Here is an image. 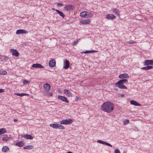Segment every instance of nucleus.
Instances as JSON below:
<instances>
[{
  "mask_svg": "<svg viewBox=\"0 0 153 153\" xmlns=\"http://www.w3.org/2000/svg\"><path fill=\"white\" fill-rule=\"evenodd\" d=\"M15 94L17 95L18 96L22 97L24 96H28L29 95L28 94H26V93H15Z\"/></svg>",
  "mask_w": 153,
  "mask_h": 153,
  "instance_id": "nucleus-24",
  "label": "nucleus"
},
{
  "mask_svg": "<svg viewBox=\"0 0 153 153\" xmlns=\"http://www.w3.org/2000/svg\"><path fill=\"white\" fill-rule=\"evenodd\" d=\"M67 153H72V152H68Z\"/></svg>",
  "mask_w": 153,
  "mask_h": 153,
  "instance_id": "nucleus-48",
  "label": "nucleus"
},
{
  "mask_svg": "<svg viewBox=\"0 0 153 153\" xmlns=\"http://www.w3.org/2000/svg\"><path fill=\"white\" fill-rule=\"evenodd\" d=\"M80 16L82 18H89L93 17V15L90 12L84 11L81 12L80 14Z\"/></svg>",
  "mask_w": 153,
  "mask_h": 153,
  "instance_id": "nucleus-2",
  "label": "nucleus"
},
{
  "mask_svg": "<svg viewBox=\"0 0 153 153\" xmlns=\"http://www.w3.org/2000/svg\"><path fill=\"white\" fill-rule=\"evenodd\" d=\"M119 77L120 79L127 78L129 77L128 74H120Z\"/></svg>",
  "mask_w": 153,
  "mask_h": 153,
  "instance_id": "nucleus-15",
  "label": "nucleus"
},
{
  "mask_svg": "<svg viewBox=\"0 0 153 153\" xmlns=\"http://www.w3.org/2000/svg\"><path fill=\"white\" fill-rule=\"evenodd\" d=\"M27 33V32L25 30L23 29H19L16 30V34H25Z\"/></svg>",
  "mask_w": 153,
  "mask_h": 153,
  "instance_id": "nucleus-7",
  "label": "nucleus"
},
{
  "mask_svg": "<svg viewBox=\"0 0 153 153\" xmlns=\"http://www.w3.org/2000/svg\"><path fill=\"white\" fill-rule=\"evenodd\" d=\"M4 59H5V60H7L8 59V58L7 57H5L4 56Z\"/></svg>",
  "mask_w": 153,
  "mask_h": 153,
  "instance_id": "nucleus-45",
  "label": "nucleus"
},
{
  "mask_svg": "<svg viewBox=\"0 0 153 153\" xmlns=\"http://www.w3.org/2000/svg\"><path fill=\"white\" fill-rule=\"evenodd\" d=\"M58 6H59V7H62L63 6V5L62 3H59L57 4Z\"/></svg>",
  "mask_w": 153,
  "mask_h": 153,
  "instance_id": "nucleus-42",
  "label": "nucleus"
},
{
  "mask_svg": "<svg viewBox=\"0 0 153 153\" xmlns=\"http://www.w3.org/2000/svg\"><path fill=\"white\" fill-rule=\"evenodd\" d=\"M117 86L119 88L121 89H127V87L125 85H123L122 84H116Z\"/></svg>",
  "mask_w": 153,
  "mask_h": 153,
  "instance_id": "nucleus-20",
  "label": "nucleus"
},
{
  "mask_svg": "<svg viewBox=\"0 0 153 153\" xmlns=\"http://www.w3.org/2000/svg\"><path fill=\"white\" fill-rule=\"evenodd\" d=\"M136 42L133 41H130L126 42L128 44H131L135 43Z\"/></svg>",
  "mask_w": 153,
  "mask_h": 153,
  "instance_id": "nucleus-33",
  "label": "nucleus"
},
{
  "mask_svg": "<svg viewBox=\"0 0 153 153\" xmlns=\"http://www.w3.org/2000/svg\"><path fill=\"white\" fill-rule=\"evenodd\" d=\"M43 88L45 91H49L50 89L51 86L48 83H46L44 85Z\"/></svg>",
  "mask_w": 153,
  "mask_h": 153,
  "instance_id": "nucleus-11",
  "label": "nucleus"
},
{
  "mask_svg": "<svg viewBox=\"0 0 153 153\" xmlns=\"http://www.w3.org/2000/svg\"><path fill=\"white\" fill-rule=\"evenodd\" d=\"M130 102L131 104L134 105L136 106H140V104L134 100H131Z\"/></svg>",
  "mask_w": 153,
  "mask_h": 153,
  "instance_id": "nucleus-21",
  "label": "nucleus"
},
{
  "mask_svg": "<svg viewBox=\"0 0 153 153\" xmlns=\"http://www.w3.org/2000/svg\"><path fill=\"white\" fill-rule=\"evenodd\" d=\"M58 99H60V100L63 101H65L66 102L68 103L69 101L67 99V98L63 96L60 95H59L58 96Z\"/></svg>",
  "mask_w": 153,
  "mask_h": 153,
  "instance_id": "nucleus-5",
  "label": "nucleus"
},
{
  "mask_svg": "<svg viewBox=\"0 0 153 153\" xmlns=\"http://www.w3.org/2000/svg\"><path fill=\"white\" fill-rule=\"evenodd\" d=\"M90 22V20L88 19H84L80 21L81 23L82 24H89Z\"/></svg>",
  "mask_w": 153,
  "mask_h": 153,
  "instance_id": "nucleus-17",
  "label": "nucleus"
},
{
  "mask_svg": "<svg viewBox=\"0 0 153 153\" xmlns=\"http://www.w3.org/2000/svg\"><path fill=\"white\" fill-rule=\"evenodd\" d=\"M6 131V130L5 128H2L0 129V135L5 133Z\"/></svg>",
  "mask_w": 153,
  "mask_h": 153,
  "instance_id": "nucleus-26",
  "label": "nucleus"
},
{
  "mask_svg": "<svg viewBox=\"0 0 153 153\" xmlns=\"http://www.w3.org/2000/svg\"><path fill=\"white\" fill-rule=\"evenodd\" d=\"M97 51H94V50H91L90 51V53H94L96 52H97Z\"/></svg>",
  "mask_w": 153,
  "mask_h": 153,
  "instance_id": "nucleus-41",
  "label": "nucleus"
},
{
  "mask_svg": "<svg viewBox=\"0 0 153 153\" xmlns=\"http://www.w3.org/2000/svg\"><path fill=\"white\" fill-rule=\"evenodd\" d=\"M22 137H24L27 139L31 140L33 139V137L30 135H22Z\"/></svg>",
  "mask_w": 153,
  "mask_h": 153,
  "instance_id": "nucleus-18",
  "label": "nucleus"
},
{
  "mask_svg": "<svg viewBox=\"0 0 153 153\" xmlns=\"http://www.w3.org/2000/svg\"><path fill=\"white\" fill-rule=\"evenodd\" d=\"M102 110L108 113L112 111L114 108V105L113 103L110 102H106L103 103L101 106Z\"/></svg>",
  "mask_w": 153,
  "mask_h": 153,
  "instance_id": "nucleus-1",
  "label": "nucleus"
},
{
  "mask_svg": "<svg viewBox=\"0 0 153 153\" xmlns=\"http://www.w3.org/2000/svg\"><path fill=\"white\" fill-rule=\"evenodd\" d=\"M97 142L100 143L104 144L108 146H110L111 147H112V145L108 143H107L105 141H104L100 140H99L97 141Z\"/></svg>",
  "mask_w": 153,
  "mask_h": 153,
  "instance_id": "nucleus-10",
  "label": "nucleus"
},
{
  "mask_svg": "<svg viewBox=\"0 0 153 153\" xmlns=\"http://www.w3.org/2000/svg\"><path fill=\"white\" fill-rule=\"evenodd\" d=\"M53 10H55V9H53Z\"/></svg>",
  "mask_w": 153,
  "mask_h": 153,
  "instance_id": "nucleus-49",
  "label": "nucleus"
},
{
  "mask_svg": "<svg viewBox=\"0 0 153 153\" xmlns=\"http://www.w3.org/2000/svg\"><path fill=\"white\" fill-rule=\"evenodd\" d=\"M49 66L51 67H53L56 65L55 60L52 59L50 60L49 63Z\"/></svg>",
  "mask_w": 153,
  "mask_h": 153,
  "instance_id": "nucleus-8",
  "label": "nucleus"
},
{
  "mask_svg": "<svg viewBox=\"0 0 153 153\" xmlns=\"http://www.w3.org/2000/svg\"><path fill=\"white\" fill-rule=\"evenodd\" d=\"M64 93L68 97H71L72 95V93L69 91L65 89L64 90Z\"/></svg>",
  "mask_w": 153,
  "mask_h": 153,
  "instance_id": "nucleus-16",
  "label": "nucleus"
},
{
  "mask_svg": "<svg viewBox=\"0 0 153 153\" xmlns=\"http://www.w3.org/2000/svg\"><path fill=\"white\" fill-rule=\"evenodd\" d=\"M12 54L16 56H18L19 55V53L17 50H16L12 49L11 50Z\"/></svg>",
  "mask_w": 153,
  "mask_h": 153,
  "instance_id": "nucleus-12",
  "label": "nucleus"
},
{
  "mask_svg": "<svg viewBox=\"0 0 153 153\" xmlns=\"http://www.w3.org/2000/svg\"><path fill=\"white\" fill-rule=\"evenodd\" d=\"M14 122H16V121H17V120L16 119H14Z\"/></svg>",
  "mask_w": 153,
  "mask_h": 153,
  "instance_id": "nucleus-47",
  "label": "nucleus"
},
{
  "mask_svg": "<svg viewBox=\"0 0 153 153\" xmlns=\"http://www.w3.org/2000/svg\"><path fill=\"white\" fill-rule=\"evenodd\" d=\"M47 95H48L49 96V97H50V96H51L53 94H52V93L51 92H49V93H48L47 94Z\"/></svg>",
  "mask_w": 153,
  "mask_h": 153,
  "instance_id": "nucleus-39",
  "label": "nucleus"
},
{
  "mask_svg": "<svg viewBox=\"0 0 153 153\" xmlns=\"http://www.w3.org/2000/svg\"><path fill=\"white\" fill-rule=\"evenodd\" d=\"M80 40V39H79L78 40L75 41L73 42V44L74 45H76L77 43H78L79 41Z\"/></svg>",
  "mask_w": 153,
  "mask_h": 153,
  "instance_id": "nucleus-37",
  "label": "nucleus"
},
{
  "mask_svg": "<svg viewBox=\"0 0 153 153\" xmlns=\"http://www.w3.org/2000/svg\"><path fill=\"white\" fill-rule=\"evenodd\" d=\"M16 145L19 147H22L24 145V143L22 141L18 142L16 143Z\"/></svg>",
  "mask_w": 153,
  "mask_h": 153,
  "instance_id": "nucleus-22",
  "label": "nucleus"
},
{
  "mask_svg": "<svg viewBox=\"0 0 153 153\" xmlns=\"http://www.w3.org/2000/svg\"><path fill=\"white\" fill-rule=\"evenodd\" d=\"M65 9L68 11L72 10L74 8V6L72 5H68L65 7Z\"/></svg>",
  "mask_w": 153,
  "mask_h": 153,
  "instance_id": "nucleus-9",
  "label": "nucleus"
},
{
  "mask_svg": "<svg viewBox=\"0 0 153 153\" xmlns=\"http://www.w3.org/2000/svg\"><path fill=\"white\" fill-rule=\"evenodd\" d=\"M129 120L128 119H126L123 122V123L124 125H127L129 123Z\"/></svg>",
  "mask_w": 153,
  "mask_h": 153,
  "instance_id": "nucleus-34",
  "label": "nucleus"
},
{
  "mask_svg": "<svg viewBox=\"0 0 153 153\" xmlns=\"http://www.w3.org/2000/svg\"><path fill=\"white\" fill-rule=\"evenodd\" d=\"M151 65V60H146L144 62V65Z\"/></svg>",
  "mask_w": 153,
  "mask_h": 153,
  "instance_id": "nucleus-25",
  "label": "nucleus"
},
{
  "mask_svg": "<svg viewBox=\"0 0 153 153\" xmlns=\"http://www.w3.org/2000/svg\"><path fill=\"white\" fill-rule=\"evenodd\" d=\"M50 126L53 128L57 129L58 128V124H52L50 125Z\"/></svg>",
  "mask_w": 153,
  "mask_h": 153,
  "instance_id": "nucleus-28",
  "label": "nucleus"
},
{
  "mask_svg": "<svg viewBox=\"0 0 153 153\" xmlns=\"http://www.w3.org/2000/svg\"><path fill=\"white\" fill-rule=\"evenodd\" d=\"M82 53H90V51H86L83 52Z\"/></svg>",
  "mask_w": 153,
  "mask_h": 153,
  "instance_id": "nucleus-40",
  "label": "nucleus"
},
{
  "mask_svg": "<svg viewBox=\"0 0 153 153\" xmlns=\"http://www.w3.org/2000/svg\"><path fill=\"white\" fill-rule=\"evenodd\" d=\"M2 140L4 141H7L9 139V137H3L2 138Z\"/></svg>",
  "mask_w": 153,
  "mask_h": 153,
  "instance_id": "nucleus-36",
  "label": "nucleus"
},
{
  "mask_svg": "<svg viewBox=\"0 0 153 153\" xmlns=\"http://www.w3.org/2000/svg\"><path fill=\"white\" fill-rule=\"evenodd\" d=\"M69 63L68 60H65L64 61L63 68L66 69L68 68L69 66Z\"/></svg>",
  "mask_w": 153,
  "mask_h": 153,
  "instance_id": "nucleus-6",
  "label": "nucleus"
},
{
  "mask_svg": "<svg viewBox=\"0 0 153 153\" xmlns=\"http://www.w3.org/2000/svg\"><path fill=\"white\" fill-rule=\"evenodd\" d=\"M4 91V89H0V93H2Z\"/></svg>",
  "mask_w": 153,
  "mask_h": 153,
  "instance_id": "nucleus-43",
  "label": "nucleus"
},
{
  "mask_svg": "<svg viewBox=\"0 0 153 153\" xmlns=\"http://www.w3.org/2000/svg\"><path fill=\"white\" fill-rule=\"evenodd\" d=\"M124 96V95L123 94H120V95L119 96V97H123Z\"/></svg>",
  "mask_w": 153,
  "mask_h": 153,
  "instance_id": "nucleus-44",
  "label": "nucleus"
},
{
  "mask_svg": "<svg viewBox=\"0 0 153 153\" xmlns=\"http://www.w3.org/2000/svg\"><path fill=\"white\" fill-rule=\"evenodd\" d=\"M153 67L152 66L148 65L147 66L142 68L141 69L147 70L152 69L153 68Z\"/></svg>",
  "mask_w": 153,
  "mask_h": 153,
  "instance_id": "nucleus-23",
  "label": "nucleus"
},
{
  "mask_svg": "<svg viewBox=\"0 0 153 153\" xmlns=\"http://www.w3.org/2000/svg\"><path fill=\"white\" fill-rule=\"evenodd\" d=\"M151 65H153V60H151Z\"/></svg>",
  "mask_w": 153,
  "mask_h": 153,
  "instance_id": "nucleus-46",
  "label": "nucleus"
},
{
  "mask_svg": "<svg viewBox=\"0 0 153 153\" xmlns=\"http://www.w3.org/2000/svg\"><path fill=\"white\" fill-rule=\"evenodd\" d=\"M113 12L117 16L120 17L119 12L118 10L114 8L113 10Z\"/></svg>",
  "mask_w": 153,
  "mask_h": 153,
  "instance_id": "nucleus-19",
  "label": "nucleus"
},
{
  "mask_svg": "<svg viewBox=\"0 0 153 153\" xmlns=\"http://www.w3.org/2000/svg\"><path fill=\"white\" fill-rule=\"evenodd\" d=\"M7 74V72L5 71H0V74L2 75H5Z\"/></svg>",
  "mask_w": 153,
  "mask_h": 153,
  "instance_id": "nucleus-32",
  "label": "nucleus"
},
{
  "mask_svg": "<svg viewBox=\"0 0 153 153\" xmlns=\"http://www.w3.org/2000/svg\"><path fill=\"white\" fill-rule=\"evenodd\" d=\"M128 80L127 79H122L119 80L115 84H124L125 82H127Z\"/></svg>",
  "mask_w": 153,
  "mask_h": 153,
  "instance_id": "nucleus-14",
  "label": "nucleus"
},
{
  "mask_svg": "<svg viewBox=\"0 0 153 153\" xmlns=\"http://www.w3.org/2000/svg\"><path fill=\"white\" fill-rule=\"evenodd\" d=\"M114 152L115 153H120V150L117 149H115Z\"/></svg>",
  "mask_w": 153,
  "mask_h": 153,
  "instance_id": "nucleus-38",
  "label": "nucleus"
},
{
  "mask_svg": "<svg viewBox=\"0 0 153 153\" xmlns=\"http://www.w3.org/2000/svg\"><path fill=\"white\" fill-rule=\"evenodd\" d=\"M33 146L32 145H28L25 146L23 147L24 149H32Z\"/></svg>",
  "mask_w": 153,
  "mask_h": 153,
  "instance_id": "nucleus-29",
  "label": "nucleus"
},
{
  "mask_svg": "<svg viewBox=\"0 0 153 153\" xmlns=\"http://www.w3.org/2000/svg\"><path fill=\"white\" fill-rule=\"evenodd\" d=\"M9 149V148L7 146H4L2 149V150L3 152H6L8 151Z\"/></svg>",
  "mask_w": 153,
  "mask_h": 153,
  "instance_id": "nucleus-30",
  "label": "nucleus"
},
{
  "mask_svg": "<svg viewBox=\"0 0 153 153\" xmlns=\"http://www.w3.org/2000/svg\"><path fill=\"white\" fill-rule=\"evenodd\" d=\"M32 67L35 68H43L44 67L40 64L39 63H36L35 64H33Z\"/></svg>",
  "mask_w": 153,
  "mask_h": 153,
  "instance_id": "nucleus-13",
  "label": "nucleus"
},
{
  "mask_svg": "<svg viewBox=\"0 0 153 153\" xmlns=\"http://www.w3.org/2000/svg\"><path fill=\"white\" fill-rule=\"evenodd\" d=\"M73 122L71 119H66L62 120L60 122V123L62 124L68 125L71 124Z\"/></svg>",
  "mask_w": 153,
  "mask_h": 153,
  "instance_id": "nucleus-3",
  "label": "nucleus"
},
{
  "mask_svg": "<svg viewBox=\"0 0 153 153\" xmlns=\"http://www.w3.org/2000/svg\"><path fill=\"white\" fill-rule=\"evenodd\" d=\"M105 17L106 19L111 20L116 18V16L112 14H109L105 15Z\"/></svg>",
  "mask_w": 153,
  "mask_h": 153,
  "instance_id": "nucleus-4",
  "label": "nucleus"
},
{
  "mask_svg": "<svg viewBox=\"0 0 153 153\" xmlns=\"http://www.w3.org/2000/svg\"><path fill=\"white\" fill-rule=\"evenodd\" d=\"M58 128L61 129H64L65 128L62 125L60 124H58Z\"/></svg>",
  "mask_w": 153,
  "mask_h": 153,
  "instance_id": "nucleus-31",
  "label": "nucleus"
},
{
  "mask_svg": "<svg viewBox=\"0 0 153 153\" xmlns=\"http://www.w3.org/2000/svg\"><path fill=\"white\" fill-rule=\"evenodd\" d=\"M30 83V82L27 80H25L23 81V84L24 85H25Z\"/></svg>",
  "mask_w": 153,
  "mask_h": 153,
  "instance_id": "nucleus-35",
  "label": "nucleus"
},
{
  "mask_svg": "<svg viewBox=\"0 0 153 153\" xmlns=\"http://www.w3.org/2000/svg\"><path fill=\"white\" fill-rule=\"evenodd\" d=\"M56 11L61 16H62L63 18L64 17L65 15L62 12L57 10H56Z\"/></svg>",
  "mask_w": 153,
  "mask_h": 153,
  "instance_id": "nucleus-27",
  "label": "nucleus"
}]
</instances>
